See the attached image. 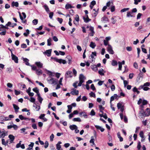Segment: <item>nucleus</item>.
<instances>
[{
	"mask_svg": "<svg viewBox=\"0 0 150 150\" xmlns=\"http://www.w3.org/2000/svg\"><path fill=\"white\" fill-rule=\"evenodd\" d=\"M65 8L66 9H67L69 8H74V7L71 6L70 4L67 3L66 4Z\"/></svg>",
	"mask_w": 150,
	"mask_h": 150,
	"instance_id": "nucleus-21",
	"label": "nucleus"
},
{
	"mask_svg": "<svg viewBox=\"0 0 150 150\" xmlns=\"http://www.w3.org/2000/svg\"><path fill=\"white\" fill-rule=\"evenodd\" d=\"M98 9H97V11L95 9H94L93 10V16H94V17H95L97 16V15L98 14Z\"/></svg>",
	"mask_w": 150,
	"mask_h": 150,
	"instance_id": "nucleus-28",
	"label": "nucleus"
},
{
	"mask_svg": "<svg viewBox=\"0 0 150 150\" xmlns=\"http://www.w3.org/2000/svg\"><path fill=\"white\" fill-rule=\"evenodd\" d=\"M104 71V70L103 69H101L100 70L98 71V73L99 74L101 75H104V73H103Z\"/></svg>",
	"mask_w": 150,
	"mask_h": 150,
	"instance_id": "nucleus-35",
	"label": "nucleus"
},
{
	"mask_svg": "<svg viewBox=\"0 0 150 150\" xmlns=\"http://www.w3.org/2000/svg\"><path fill=\"white\" fill-rule=\"evenodd\" d=\"M29 30L28 29H27L26 30V33H23V35L25 36H27L28 35L29 33Z\"/></svg>",
	"mask_w": 150,
	"mask_h": 150,
	"instance_id": "nucleus-40",
	"label": "nucleus"
},
{
	"mask_svg": "<svg viewBox=\"0 0 150 150\" xmlns=\"http://www.w3.org/2000/svg\"><path fill=\"white\" fill-rule=\"evenodd\" d=\"M23 60L25 62L26 65H29V63L28 62L29 60L26 58H23Z\"/></svg>",
	"mask_w": 150,
	"mask_h": 150,
	"instance_id": "nucleus-25",
	"label": "nucleus"
},
{
	"mask_svg": "<svg viewBox=\"0 0 150 150\" xmlns=\"http://www.w3.org/2000/svg\"><path fill=\"white\" fill-rule=\"evenodd\" d=\"M118 65H119V68H118V70H121L122 69V65H121V63L120 62H118Z\"/></svg>",
	"mask_w": 150,
	"mask_h": 150,
	"instance_id": "nucleus-48",
	"label": "nucleus"
},
{
	"mask_svg": "<svg viewBox=\"0 0 150 150\" xmlns=\"http://www.w3.org/2000/svg\"><path fill=\"white\" fill-rule=\"evenodd\" d=\"M111 4H113V2L112 1H110L108 2L106 4V6L107 7H109L111 5Z\"/></svg>",
	"mask_w": 150,
	"mask_h": 150,
	"instance_id": "nucleus-36",
	"label": "nucleus"
},
{
	"mask_svg": "<svg viewBox=\"0 0 150 150\" xmlns=\"http://www.w3.org/2000/svg\"><path fill=\"white\" fill-rule=\"evenodd\" d=\"M117 106L118 109H120V108L122 107H123L122 106V103H119L117 104Z\"/></svg>",
	"mask_w": 150,
	"mask_h": 150,
	"instance_id": "nucleus-42",
	"label": "nucleus"
},
{
	"mask_svg": "<svg viewBox=\"0 0 150 150\" xmlns=\"http://www.w3.org/2000/svg\"><path fill=\"white\" fill-rule=\"evenodd\" d=\"M32 22L34 25H36L38 23V20L36 19H35L33 20Z\"/></svg>",
	"mask_w": 150,
	"mask_h": 150,
	"instance_id": "nucleus-45",
	"label": "nucleus"
},
{
	"mask_svg": "<svg viewBox=\"0 0 150 150\" xmlns=\"http://www.w3.org/2000/svg\"><path fill=\"white\" fill-rule=\"evenodd\" d=\"M33 90L34 92L37 93V95H38V94H40L39 93V90L36 87L33 88Z\"/></svg>",
	"mask_w": 150,
	"mask_h": 150,
	"instance_id": "nucleus-37",
	"label": "nucleus"
},
{
	"mask_svg": "<svg viewBox=\"0 0 150 150\" xmlns=\"http://www.w3.org/2000/svg\"><path fill=\"white\" fill-rule=\"evenodd\" d=\"M133 91L134 92H137L138 94H139L140 93L139 91L137 90V88L136 87H134L133 89Z\"/></svg>",
	"mask_w": 150,
	"mask_h": 150,
	"instance_id": "nucleus-38",
	"label": "nucleus"
},
{
	"mask_svg": "<svg viewBox=\"0 0 150 150\" xmlns=\"http://www.w3.org/2000/svg\"><path fill=\"white\" fill-rule=\"evenodd\" d=\"M117 137L119 138L120 142H122L123 141V138L121 136L120 132H118L117 134Z\"/></svg>",
	"mask_w": 150,
	"mask_h": 150,
	"instance_id": "nucleus-22",
	"label": "nucleus"
},
{
	"mask_svg": "<svg viewBox=\"0 0 150 150\" xmlns=\"http://www.w3.org/2000/svg\"><path fill=\"white\" fill-rule=\"evenodd\" d=\"M142 16V14L140 13H139L137 16V19H139L140 18L141 16Z\"/></svg>",
	"mask_w": 150,
	"mask_h": 150,
	"instance_id": "nucleus-59",
	"label": "nucleus"
},
{
	"mask_svg": "<svg viewBox=\"0 0 150 150\" xmlns=\"http://www.w3.org/2000/svg\"><path fill=\"white\" fill-rule=\"evenodd\" d=\"M134 4L135 5L138 4V3L141 2V0H134Z\"/></svg>",
	"mask_w": 150,
	"mask_h": 150,
	"instance_id": "nucleus-56",
	"label": "nucleus"
},
{
	"mask_svg": "<svg viewBox=\"0 0 150 150\" xmlns=\"http://www.w3.org/2000/svg\"><path fill=\"white\" fill-rule=\"evenodd\" d=\"M15 94L16 95H18L20 94V91H18L16 90H14Z\"/></svg>",
	"mask_w": 150,
	"mask_h": 150,
	"instance_id": "nucleus-61",
	"label": "nucleus"
},
{
	"mask_svg": "<svg viewBox=\"0 0 150 150\" xmlns=\"http://www.w3.org/2000/svg\"><path fill=\"white\" fill-rule=\"evenodd\" d=\"M36 73L38 75H40L42 74V71L40 69H37L36 70Z\"/></svg>",
	"mask_w": 150,
	"mask_h": 150,
	"instance_id": "nucleus-29",
	"label": "nucleus"
},
{
	"mask_svg": "<svg viewBox=\"0 0 150 150\" xmlns=\"http://www.w3.org/2000/svg\"><path fill=\"white\" fill-rule=\"evenodd\" d=\"M110 10L112 12H114L115 11V6L112 5L110 8Z\"/></svg>",
	"mask_w": 150,
	"mask_h": 150,
	"instance_id": "nucleus-50",
	"label": "nucleus"
},
{
	"mask_svg": "<svg viewBox=\"0 0 150 150\" xmlns=\"http://www.w3.org/2000/svg\"><path fill=\"white\" fill-rule=\"evenodd\" d=\"M107 50L109 53L111 54H113L114 53V52L112 50V47L109 44H108L107 47Z\"/></svg>",
	"mask_w": 150,
	"mask_h": 150,
	"instance_id": "nucleus-3",
	"label": "nucleus"
},
{
	"mask_svg": "<svg viewBox=\"0 0 150 150\" xmlns=\"http://www.w3.org/2000/svg\"><path fill=\"white\" fill-rule=\"evenodd\" d=\"M89 94L90 96L91 97H93L94 98L95 97H96L95 94L93 92H91Z\"/></svg>",
	"mask_w": 150,
	"mask_h": 150,
	"instance_id": "nucleus-54",
	"label": "nucleus"
},
{
	"mask_svg": "<svg viewBox=\"0 0 150 150\" xmlns=\"http://www.w3.org/2000/svg\"><path fill=\"white\" fill-rule=\"evenodd\" d=\"M72 120L74 122H80L81 121V119L79 117L74 118Z\"/></svg>",
	"mask_w": 150,
	"mask_h": 150,
	"instance_id": "nucleus-30",
	"label": "nucleus"
},
{
	"mask_svg": "<svg viewBox=\"0 0 150 150\" xmlns=\"http://www.w3.org/2000/svg\"><path fill=\"white\" fill-rule=\"evenodd\" d=\"M19 6V4L18 2L13 1L11 3V6L13 7L15 6L16 7H18Z\"/></svg>",
	"mask_w": 150,
	"mask_h": 150,
	"instance_id": "nucleus-12",
	"label": "nucleus"
},
{
	"mask_svg": "<svg viewBox=\"0 0 150 150\" xmlns=\"http://www.w3.org/2000/svg\"><path fill=\"white\" fill-rule=\"evenodd\" d=\"M75 19V20L77 22H78L79 21V16L78 15H76Z\"/></svg>",
	"mask_w": 150,
	"mask_h": 150,
	"instance_id": "nucleus-52",
	"label": "nucleus"
},
{
	"mask_svg": "<svg viewBox=\"0 0 150 150\" xmlns=\"http://www.w3.org/2000/svg\"><path fill=\"white\" fill-rule=\"evenodd\" d=\"M52 41V39L49 38L47 40V45L48 46H50L51 45V42Z\"/></svg>",
	"mask_w": 150,
	"mask_h": 150,
	"instance_id": "nucleus-26",
	"label": "nucleus"
},
{
	"mask_svg": "<svg viewBox=\"0 0 150 150\" xmlns=\"http://www.w3.org/2000/svg\"><path fill=\"white\" fill-rule=\"evenodd\" d=\"M35 99L33 97H30V102L32 103H34L35 102Z\"/></svg>",
	"mask_w": 150,
	"mask_h": 150,
	"instance_id": "nucleus-58",
	"label": "nucleus"
},
{
	"mask_svg": "<svg viewBox=\"0 0 150 150\" xmlns=\"http://www.w3.org/2000/svg\"><path fill=\"white\" fill-rule=\"evenodd\" d=\"M34 143L33 142H31V144L29 145L28 146L29 148H30V149H32V148L34 146Z\"/></svg>",
	"mask_w": 150,
	"mask_h": 150,
	"instance_id": "nucleus-53",
	"label": "nucleus"
},
{
	"mask_svg": "<svg viewBox=\"0 0 150 150\" xmlns=\"http://www.w3.org/2000/svg\"><path fill=\"white\" fill-rule=\"evenodd\" d=\"M11 56L12 59L13 60H14L16 63H18V58L16 55L13 54L12 52H11Z\"/></svg>",
	"mask_w": 150,
	"mask_h": 150,
	"instance_id": "nucleus-6",
	"label": "nucleus"
},
{
	"mask_svg": "<svg viewBox=\"0 0 150 150\" xmlns=\"http://www.w3.org/2000/svg\"><path fill=\"white\" fill-rule=\"evenodd\" d=\"M79 80L80 81H84L86 79L85 77L82 74H81L80 75L79 77Z\"/></svg>",
	"mask_w": 150,
	"mask_h": 150,
	"instance_id": "nucleus-7",
	"label": "nucleus"
},
{
	"mask_svg": "<svg viewBox=\"0 0 150 150\" xmlns=\"http://www.w3.org/2000/svg\"><path fill=\"white\" fill-rule=\"evenodd\" d=\"M133 66L134 68L137 69L138 68V65L137 62H135L133 64Z\"/></svg>",
	"mask_w": 150,
	"mask_h": 150,
	"instance_id": "nucleus-57",
	"label": "nucleus"
},
{
	"mask_svg": "<svg viewBox=\"0 0 150 150\" xmlns=\"http://www.w3.org/2000/svg\"><path fill=\"white\" fill-rule=\"evenodd\" d=\"M5 133L4 132H1V133L0 135V138L2 137L4 138L5 136Z\"/></svg>",
	"mask_w": 150,
	"mask_h": 150,
	"instance_id": "nucleus-51",
	"label": "nucleus"
},
{
	"mask_svg": "<svg viewBox=\"0 0 150 150\" xmlns=\"http://www.w3.org/2000/svg\"><path fill=\"white\" fill-rule=\"evenodd\" d=\"M62 144V142L59 141L58 142L57 144H56V148L58 150H60V149L61 148V146L60 144Z\"/></svg>",
	"mask_w": 150,
	"mask_h": 150,
	"instance_id": "nucleus-18",
	"label": "nucleus"
},
{
	"mask_svg": "<svg viewBox=\"0 0 150 150\" xmlns=\"http://www.w3.org/2000/svg\"><path fill=\"white\" fill-rule=\"evenodd\" d=\"M37 95L38 100L40 103H41L43 100V98L41 97L40 94H38V95Z\"/></svg>",
	"mask_w": 150,
	"mask_h": 150,
	"instance_id": "nucleus-17",
	"label": "nucleus"
},
{
	"mask_svg": "<svg viewBox=\"0 0 150 150\" xmlns=\"http://www.w3.org/2000/svg\"><path fill=\"white\" fill-rule=\"evenodd\" d=\"M66 58L68 59V60L69 61V64H70L71 62V57L70 56H67Z\"/></svg>",
	"mask_w": 150,
	"mask_h": 150,
	"instance_id": "nucleus-33",
	"label": "nucleus"
},
{
	"mask_svg": "<svg viewBox=\"0 0 150 150\" xmlns=\"http://www.w3.org/2000/svg\"><path fill=\"white\" fill-rule=\"evenodd\" d=\"M13 108L15 110L16 112L18 111V110L19 109V107L16 104H13Z\"/></svg>",
	"mask_w": 150,
	"mask_h": 150,
	"instance_id": "nucleus-27",
	"label": "nucleus"
},
{
	"mask_svg": "<svg viewBox=\"0 0 150 150\" xmlns=\"http://www.w3.org/2000/svg\"><path fill=\"white\" fill-rule=\"evenodd\" d=\"M79 91L78 90L72 91L71 93L73 95H77L79 94Z\"/></svg>",
	"mask_w": 150,
	"mask_h": 150,
	"instance_id": "nucleus-20",
	"label": "nucleus"
},
{
	"mask_svg": "<svg viewBox=\"0 0 150 150\" xmlns=\"http://www.w3.org/2000/svg\"><path fill=\"white\" fill-rule=\"evenodd\" d=\"M35 64L39 68H42L43 66V64L40 62H36Z\"/></svg>",
	"mask_w": 150,
	"mask_h": 150,
	"instance_id": "nucleus-16",
	"label": "nucleus"
},
{
	"mask_svg": "<svg viewBox=\"0 0 150 150\" xmlns=\"http://www.w3.org/2000/svg\"><path fill=\"white\" fill-rule=\"evenodd\" d=\"M118 96L117 94H114L113 96H112L110 98V103H111V102L113 101L115 99L117 98Z\"/></svg>",
	"mask_w": 150,
	"mask_h": 150,
	"instance_id": "nucleus-10",
	"label": "nucleus"
},
{
	"mask_svg": "<svg viewBox=\"0 0 150 150\" xmlns=\"http://www.w3.org/2000/svg\"><path fill=\"white\" fill-rule=\"evenodd\" d=\"M129 8H124L121 10L120 11V12L121 13L127 11H128V10H129Z\"/></svg>",
	"mask_w": 150,
	"mask_h": 150,
	"instance_id": "nucleus-43",
	"label": "nucleus"
},
{
	"mask_svg": "<svg viewBox=\"0 0 150 150\" xmlns=\"http://www.w3.org/2000/svg\"><path fill=\"white\" fill-rule=\"evenodd\" d=\"M33 106L34 107H35V109L37 111H39L40 108V105H37L36 104H35V105H34Z\"/></svg>",
	"mask_w": 150,
	"mask_h": 150,
	"instance_id": "nucleus-32",
	"label": "nucleus"
},
{
	"mask_svg": "<svg viewBox=\"0 0 150 150\" xmlns=\"http://www.w3.org/2000/svg\"><path fill=\"white\" fill-rule=\"evenodd\" d=\"M86 17H83V19L84 21L86 23H87L89 21H91V19H89L88 18V16L87 15L86 16Z\"/></svg>",
	"mask_w": 150,
	"mask_h": 150,
	"instance_id": "nucleus-11",
	"label": "nucleus"
},
{
	"mask_svg": "<svg viewBox=\"0 0 150 150\" xmlns=\"http://www.w3.org/2000/svg\"><path fill=\"white\" fill-rule=\"evenodd\" d=\"M79 114L80 116H81V115H83L85 118H87V114H86L85 112H80L79 113Z\"/></svg>",
	"mask_w": 150,
	"mask_h": 150,
	"instance_id": "nucleus-24",
	"label": "nucleus"
},
{
	"mask_svg": "<svg viewBox=\"0 0 150 150\" xmlns=\"http://www.w3.org/2000/svg\"><path fill=\"white\" fill-rule=\"evenodd\" d=\"M57 20L60 24H61L63 21V19L62 18H57Z\"/></svg>",
	"mask_w": 150,
	"mask_h": 150,
	"instance_id": "nucleus-60",
	"label": "nucleus"
},
{
	"mask_svg": "<svg viewBox=\"0 0 150 150\" xmlns=\"http://www.w3.org/2000/svg\"><path fill=\"white\" fill-rule=\"evenodd\" d=\"M69 128L73 130L75 129H76L78 128V127L76 125H73L69 126Z\"/></svg>",
	"mask_w": 150,
	"mask_h": 150,
	"instance_id": "nucleus-19",
	"label": "nucleus"
},
{
	"mask_svg": "<svg viewBox=\"0 0 150 150\" xmlns=\"http://www.w3.org/2000/svg\"><path fill=\"white\" fill-rule=\"evenodd\" d=\"M72 71L74 76H76L77 75V71L74 68L73 69Z\"/></svg>",
	"mask_w": 150,
	"mask_h": 150,
	"instance_id": "nucleus-47",
	"label": "nucleus"
},
{
	"mask_svg": "<svg viewBox=\"0 0 150 150\" xmlns=\"http://www.w3.org/2000/svg\"><path fill=\"white\" fill-rule=\"evenodd\" d=\"M94 56H96V52H92V54L90 56L92 58V60H91L89 61V62H90L91 63L95 60V58H94Z\"/></svg>",
	"mask_w": 150,
	"mask_h": 150,
	"instance_id": "nucleus-5",
	"label": "nucleus"
},
{
	"mask_svg": "<svg viewBox=\"0 0 150 150\" xmlns=\"http://www.w3.org/2000/svg\"><path fill=\"white\" fill-rule=\"evenodd\" d=\"M8 137L10 139V142L12 143L15 137L12 134H10L8 136Z\"/></svg>",
	"mask_w": 150,
	"mask_h": 150,
	"instance_id": "nucleus-14",
	"label": "nucleus"
},
{
	"mask_svg": "<svg viewBox=\"0 0 150 150\" xmlns=\"http://www.w3.org/2000/svg\"><path fill=\"white\" fill-rule=\"evenodd\" d=\"M112 65L113 66H116L117 65V61L115 60H113L112 62Z\"/></svg>",
	"mask_w": 150,
	"mask_h": 150,
	"instance_id": "nucleus-41",
	"label": "nucleus"
},
{
	"mask_svg": "<svg viewBox=\"0 0 150 150\" xmlns=\"http://www.w3.org/2000/svg\"><path fill=\"white\" fill-rule=\"evenodd\" d=\"M91 69L95 71H97L98 69L96 65H93L91 66Z\"/></svg>",
	"mask_w": 150,
	"mask_h": 150,
	"instance_id": "nucleus-31",
	"label": "nucleus"
},
{
	"mask_svg": "<svg viewBox=\"0 0 150 150\" xmlns=\"http://www.w3.org/2000/svg\"><path fill=\"white\" fill-rule=\"evenodd\" d=\"M89 46L92 48L93 49L95 47L96 45L95 43L94 42H91L90 43V44Z\"/></svg>",
	"mask_w": 150,
	"mask_h": 150,
	"instance_id": "nucleus-23",
	"label": "nucleus"
},
{
	"mask_svg": "<svg viewBox=\"0 0 150 150\" xmlns=\"http://www.w3.org/2000/svg\"><path fill=\"white\" fill-rule=\"evenodd\" d=\"M95 114H96V113L95 112L94 110L92 109L91 110V111L90 112V115H91V116H93L95 115Z\"/></svg>",
	"mask_w": 150,
	"mask_h": 150,
	"instance_id": "nucleus-46",
	"label": "nucleus"
},
{
	"mask_svg": "<svg viewBox=\"0 0 150 150\" xmlns=\"http://www.w3.org/2000/svg\"><path fill=\"white\" fill-rule=\"evenodd\" d=\"M32 127L34 129H37L36 125L35 124L33 123L32 125Z\"/></svg>",
	"mask_w": 150,
	"mask_h": 150,
	"instance_id": "nucleus-64",
	"label": "nucleus"
},
{
	"mask_svg": "<svg viewBox=\"0 0 150 150\" xmlns=\"http://www.w3.org/2000/svg\"><path fill=\"white\" fill-rule=\"evenodd\" d=\"M52 51V49H51L47 50L45 52V53L47 54L48 57H50L51 56Z\"/></svg>",
	"mask_w": 150,
	"mask_h": 150,
	"instance_id": "nucleus-8",
	"label": "nucleus"
},
{
	"mask_svg": "<svg viewBox=\"0 0 150 150\" xmlns=\"http://www.w3.org/2000/svg\"><path fill=\"white\" fill-rule=\"evenodd\" d=\"M72 72L71 71H67L65 74V77L66 78H71L73 76L71 75Z\"/></svg>",
	"mask_w": 150,
	"mask_h": 150,
	"instance_id": "nucleus-4",
	"label": "nucleus"
},
{
	"mask_svg": "<svg viewBox=\"0 0 150 150\" xmlns=\"http://www.w3.org/2000/svg\"><path fill=\"white\" fill-rule=\"evenodd\" d=\"M53 40L55 42H57L58 40L56 36H54L52 37Z\"/></svg>",
	"mask_w": 150,
	"mask_h": 150,
	"instance_id": "nucleus-63",
	"label": "nucleus"
},
{
	"mask_svg": "<svg viewBox=\"0 0 150 150\" xmlns=\"http://www.w3.org/2000/svg\"><path fill=\"white\" fill-rule=\"evenodd\" d=\"M141 147V142H139L138 143L137 148L139 150L140 149Z\"/></svg>",
	"mask_w": 150,
	"mask_h": 150,
	"instance_id": "nucleus-49",
	"label": "nucleus"
},
{
	"mask_svg": "<svg viewBox=\"0 0 150 150\" xmlns=\"http://www.w3.org/2000/svg\"><path fill=\"white\" fill-rule=\"evenodd\" d=\"M78 83V81H76V82H75V83H74L73 84V86L75 88H76L77 87H78V86H77V83Z\"/></svg>",
	"mask_w": 150,
	"mask_h": 150,
	"instance_id": "nucleus-55",
	"label": "nucleus"
},
{
	"mask_svg": "<svg viewBox=\"0 0 150 150\" xmlns=\"http://www.w3.org/2000/svg\"><path fill=\"white\" fill-rule=\"evenodd\" d=\"M57 62H58L60 64L62 63L63 64H66L67 63V62L66 60L62 59H58V60L57 61Z\"/></svg>",
	"mask_w": 150,
	"mask_h": 150,
	"instance_id": "nucleus-15",
	"label": "nucleus"
},
{
	"mask_svg": "<svg viewBox=\"0 0 150 150\" xmlns=\"http://www.w3.org/2000/svg\"><path fill=\"white\" fill-rule=\"evenodd\" d=\"M132 13L128 11L127 12V14L126 16L127 17L129 18V17H132L133 16L132 15Z\"/></svg>",
	"mask_w": 150,
	"mask_h": 150,
	"instance_id": "nucleus-34",
	"label": "nucleus"
},
{
	"mask_svg": "<svg viewBox=\"0 0 150 150\" xmlns=\"http://www.w3.org/2000/svg\"><path fill=\"white\" fill-rule=\"evenodd\" d=\"M142 112V110L140 112L141 115L143 116H148L150 115V110L149 108H147L145 111Z\"/></svg>",
	"mask_w": 150,
	"mask_h": 150,
	"instance_id": "nucleus-1",
	"label": "nucleus"
},
{
	"mask_svg": "<svg viewBox=\"0 0 150 150\" xmlns=\"http://www.w3.org/2000/svg\"><path fill=\"white\" fill-rule=\"evenodd\" d=\"M101 20L102 21H108V19L107 17H106L105 16H104L102 18Z\"/></svg>",
	"mask_w": 150,
	"mask_h": 150,
	"instance_id": "nucleus-44",
	"label": "nucleus"
},
{
	"mask_svg": "<svg viewBox=\"0 0 150 150\" xmlns=\"http://www.w3.org/2000/svg\"><path fill=\"white\" fill-rule=\"evenodd\" d=\"M44 7L47 12H48L50 11L48 7L46 5H45L44 6Z\"/></svg>",
	"mask_w": 150,
	"mask_h": 150,
	"instance_id": "nucleus-39",
	"label": "nucleus"
},
{
	"mask_svg": "<svg viewBox=\"0 0 150 150\" xmlns=\"http://www.w3.org/2000/svg\"><path fill=\"white\" fill-rule=\"evenodd\" d=\"M143 89L144 90L146 91L149 90L150 88L147 87L145 86L141 85L139 87V89Z\"/></svg>",
	"mask_w": 150,
	"mask_h": 150,
	"instance_id": "nucleus-9",
	"label": "nucleus"
},
{
	"mask_svg": "<svg viewBox=\"0 0 150 150\" xmlns=\"http://www.w3.org/2000/svg\"><path fill=\"white\" fill-rule=\"evenodd\" d=\"M50 79H47L49 83L51 84H57V82L55 79L52 77H50Z\"/></svg>",
	"mask_w": 150,
	"mask_h": 150,
	"instance_id": "nucleus-2",
	"label": "nucleus"
},
{
	"mask_svg": "<svg viewBox=\"0 0 150 150\" xmlns=\"http://www.w3.org/2000/svg\"><path fill=\"white\" fill-rule=\"evenodd\" d=\"M124 87H125L127 85L128 83V82L126 80H124L123 81Z\"/></svg>",
	"mask_w": 150,
	"mask_h": 150,
	"instance_id": "nucleus-62",
	"label": "nucleus"
},
{
	"mask_svg": "<svg viewBox=\"0 0 150 150\" xmlns=\"http://www.w3.org/2000/svg\"><path fill=\"white\" fill-rule=\"evenodd\" d=\"M95 126L96 128L97 129L100 130L101 132H103L105 130L104 128H102V127L99 126L97 125H95Z\"/></svg>",
	"mask_w": 150,
	"mask_h": 150,
	"instance_id": "nucleus-13",
	"label": "nucleus"
}]
</instances>
